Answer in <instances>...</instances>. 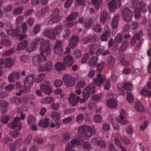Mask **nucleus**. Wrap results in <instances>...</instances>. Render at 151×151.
<instances>
[{
	"instance_id": "1",
	"label": "nucleus",
	"mask_w": 151,
	"mask_h": 151,
	"mask_svg": "<svg viewBox=\"0 0 151 151\" xmlns=\"http://www.w3.org/2000/svg\"><path fill=\"white\" fill-rule=\"evenodd\" d=\"M96 130L94 129H92L87 126H82L80 127L78 129L79 135L76 138L71 141V144H68L66 145L65 151H75L73 150V148L74 145L81 146L84 142L83 137L87 139H88L93 134H94Z\"/></svg>"
},
{
	"instance_id": "2",
	"label": "nucleus",
	"mask_w": 151,
	"mask_h": 151,
	"mask_svg": "<svg viewBox=\"0 0 151 151\" xmlns=\"http://www.w3.org/2000/svg\"><path fill=\"white\" fill-rule=\"evenodd\" d=\"M40 50L41 52H40V54L42 56L43 61L44 62L46 60V58L45 55L48 56L51 53L49 40L43 41L41 43L40 46Z\"/></svg>"
},
{
	"instance_id": "3",
	"label": "nucleus",
	"mask_w": 151,
	"mask_h": 151,
	"mask_svg": "<svg viewBox=\"0 0 151 151\" xmlns=\"http://www.w3.org/2000/svg\"><path fill=\"white\" fill-rule=\"evenodd\" d=\"M20 108H17V111L20 113L21 117H17L14 119L13 121L11 124H9L8 126L11 129H14L16 130H21L22 128L21 124L19 122L21 119H24L25 117V115L23 114L21 111H19Z\"/></svg>"
},
{
	"instance_id": "4",
	"label": "nucleus",
	"mask_w": 151,
	"mask_h": 151,
	"mask_svg": "<svg viewBox=\"0 0 151 151\" xmlns=\"http://www.w3.org/2000/svg\"><path fill=\"white\" fill-rule=\"evenodd\" d=\"M35 78V76L33 74H30L25 78L24 81L25 89L22 91L23 93H28L30 91V88L33 85Z\"/></svg>"
},
{
	"instance_id": "5",
	"label": "nucleus",
	"mask_w": 151,
	"mask_h": 151,
	"mask_svg": "<svg viewBox=\"0 0 151 151\" xmlns=\"http://www.w3.org/2000/svg\"><path fill=\"white\" fill-rule=\"evenodd\" d=\"M95 91V87L94 85H91L88 86L84 89L83 93V98L81 99V103H83L85 102L86 100L89 97L90 93L93 94Z\"/></svg>"
},
{
	"instance_id": "6",
	"label": "nucleus",
	"mask_w": 151,
	"mask_h": 151,
	"mask_svg": "<svg viewBox=\"0 0 151 151\" xmlns=\"http://www.w3.org/2000/svg\"><path fill=\"white\" fill-rule=\"evenodd\" d=\"M132 15V12L128 8H125L122 10V17L124 21L127 22L130 21Z\"/></svg>"
},
{
	"instance_id": "7",
	"label": "nucleus",
	"mask_w": 151,
	"mask_h": 151,
	"mask_svg": "<svg viewBox=\"0 0 151 151\" xmlns=\"http://www.w3.org/2000/svg\"><path fill=\"white\" fill-rule=\"evenodd\" d=\"M142 10L143 12H145L147 11L146 4L142 1H140L139 3V7L137 8L134 12V17L135 18H139L140 14V10Z\"/></svg>"
},
{
	"instance_id": "8",
	"label": "nucleus",
	"mask_w": 151,
	"mask_h": 151,
	"mask_svg": "<svg viewBox=\"0 0 151 151\" xmlns=\"http://www.w3.org/2000/svg\"><path fill=\"white\" fill-rule=\"evenodd\" d=\"M50 83L48 81H46L42 84L40 86V89L44 93L49 95L52 92L50 87Z\"/></svg>"
},
{
	"instance_id": "9",
	"label": "nucleus",
	"mask_w": 151,
	"mask_h": 151,
	"mask_svg": "<svg viewBox=\"0 0 151 151\" xmlns=\"http://www.w3.org/2000/svg\"><path fill=\"white\" fill-rule=\"evenodd\" d=\"M43 39L40 38H37L35 39L33 42L31 43L27 50V51L31 52L36 47L37 45H38L40 44H41L43 42Z\"/></svg>"
},
{
	"instance_id": "10",
	"label": "nucleus",
	"mask_w": 151,
	"mask_h": 151,
	"mask_svg": "<svg viewBox=\"0 0 151 151\" xmlns=\"http://www.w3.org/2000/svg\"><path fill=\"white\" fill-rule=\"evenodd\" d=\"M63 79L66 85L68 87H72L75 83L74 78L70 75H64Z\"/></svg>"
},
{
	"instance_id": "11",
	"label": "nucleus",
	"mask_w": 151,
	"mask_h": 151,
	"mask_svg": "<svg viewBox=\"0 0 151 151\" xmlns=\"http://www.w3.org/2000/svg\"><path fill=\"white\" fill-rule=\"evenodd\" d=\"M61 44L62 42L61 41H58L54 46L55 53L56 54L60 55V56L63 55L64 53L63 48L61 45Z\"/></svg>"
},
{
	"instance_id": "12",
	"label": "nucleus",
	"mask_w": 151,
	"mask_h": 151,
	"mask_svg": "<svg viewBox=\"0 0 151 151\" xmlns=\"http://www.w3.org/2000/svg\"><path fill=\"white\" fill-rule=\"evenodd\" d=\"M105 79L106 77L104 75L99 73L98 74L97 78L93 79V81L95 85L99 87L104 82Z\"/></svg>"
},
{
	"instance_id": "13",
	"label": "nucleus",
	"mask_w": 151,
	"mask_h": 151,
	"mask_svg": "<svg viewBox=\"0 0 151 151\" xmlns=\"http://www.w3.org/2000/svg\"><path fill=\"white\" fill-rule=\"evenodd\" d=\"M80 98L73 93H71L69 98L70 103L73 106L76 105L78 102Z\"/></svg>"
},
{
	"instance_id": "14",
	"label": "nucleus",
	"mask_w": 151,
	"mask_h": 151,
	"mask_svg": "<svg viewBox=\"0 0 151 151\" xmlns=\"http://www.w3.org/2000/svg\"><path fill=\"white\" fill-rule=\"evenodd\" d=\"M7 34L12 37L18 36L20 33V28L19 27H17L16 29H10L6 30Z\"/></svg>"
},
{
	"instance_id": "15",
	"label": "nucleus",
	"mask_w": 151,
	"mask_h": 151,
	"mask_svg": "<svg viewBox=\"0 0 151 151\" xmlns=\"http://www.w3.org/2000/svg\"><path fill=\"white\" fill-rule=\"evenodd\" d=\"M74 63L73 58L71 56H66L64 58V63L67 67L71 66Z\"/></svg>"
},
{
	"instance_id": "16",
	"label": "nucleus",
	"mask_w": 151,
	"mask_h": 151,
	"mask_svg": "<svg viewBox=\"0 0 151 151\" xmlns=\"http://www.w3.org/2000/svg\"><path fill=\"white\" fill-rule=\"evenodd\" d=\"M20 78V74L17 72H14L10 74L9 76V80L10 82H15Z\"/></svg>"
},
{
	"instance_id": "17",
	"label": "nucleus",
	"mask_w": 151,
	"mask_h": 151,
	"mask_svg": "<svg viewBox=\"0 0 151 151\" xmlns=\"http://www.w3.org/2000/svg\"><path fill=\"white\" fill-rule=\"evenodd\" d=\"M42 56L40 55L34 56L32 58L33 63L36 66H39L42 64Z\"/></svg>"
},
{
	"instance_id": "18",
	"label": "nucleus",
	"mask_w": 151,
	"mask_h": 151,
	"mask_svg": "<svg viewBox=\"0 0 151 151\" xmlns=\"http://www.w3.org/2000/svg\"><path fill=\"white\" fill-rule=\"evenodd\" d=\"M79 38L76 36H73L70 39L69 46L71 48H73L77 45L79 41Z\"/></svg>"
},
{
	"instance_id": "19",
	"label": "nucleus",
	"mask_w": 151,
	"mask_h": 151,
	"mask_svg": "<svg viewBox=\"0 0 151 151\" xmlns=\"http://www.w3.org/2000/svg\"><path fill=\"white\" fill-rule=\"evenodd\" d=\"M115 137L114 139L115 144L120 147L121 151H127L126 149L122 146V144L119 140V139L121 138L119 134H115Z\"/></svg>"
},
{
	"instance_id": "20",
	"label": "nucleus",
	"mask_w": 151,
	"mask_h": 151,
	"mask_svg": "<svg viewBox=\"0 0 151 151\" xmlns=\"http://www.w3.org/2000/svg\"><path fill=\"white\" fill-rule=\"evenodd\" d=\"M143 35V32L142 31H140L137 33L133 37L131 42L132 45L133 46L135 44L136 40H139Z\"/></svg>"
},
{
	"instance_id": "21",
	"label": "nucleus",
	"mask_w": 151,
	"mask_h": 151,
	"mask_svg": "<svg viewBox=\"0 0 151 151\" xmlns=\"http://www.w3.org/2000/svg\"><path fill=\"white\" fill-rule=\"evenodd\" d=\"M52 30L49 28H47L45 30L44 34L45 36L50 39H55V38L53 32H52Z\"/></svg>"
},
{
	"instance_id": "22",
	"label": "nucleus",
	"mask_w": 151,
	"mask_h": 151,
	"mask_svg": "<svg viewBox=\"0 0 151 151\" xmlns=\"http://www.w3.org/2000/svg\"><path fill=\"white\" fill-rule=\"evenodd\" d=\"M107 97L109 98L107 102L108 107L111 109H113V93H111L107 96Z\"/></svg>"
},
{
	"instance_id": "23",
	"label": "nucleus",
	"mask_w": 151,
	"mask_h": 151,
	"mask_svg": "<svg viewBox=\"0 0 151 151\" xmlns=\"http://www.w3.org/2000/svg\"><path fill=\"white\" fill-rule=\"evenodd\" d=\"M52 63L50 61H48L45 66H42L39 68L38 70L40 72H42L50 70L52 67Z\"/></svg>"
},
{
	"instance_id": "24",
	"label": "nucleus",
	"mask_w": 151,
	"mask_h": 151,
	"mask_svg": "<svg viewBox=\"0 0 151 151\" xmlns=\"http://www.w3.org/2000/svg\"><path fill=\"white\" fill-rule=\"evenodd\" d=\"M49 119L47 118L41 119L39 123V126L43 128H46L49 125Z\"/></svg>"
},
{
	"instance_id": "25",
	"label": "nucleus",
	"mask_w": 151,
	"mask_h": 151,
	"mask_svg": "<svg viewBox=\"0 0 151 151\" xmlns=\"http://www.w3.org/2000/svg\"><path fill=\"white\" fill-rule=\"evenodd\" d=\"M92 142L93 143H96L102 149H104L106 147V144L103 141H98L96 138H93Z\"/></svg>"
},
{
	"instance_id": "26",
	"label": "nucleus",
	"mask_w": 151,
	"mask_h": 151,
	"mask_svg": "<svg viewBox=\"0 0 151 151\" xmlns=\"http://www.w3.org/2000/svg\"><path fill=\"white\" fill-rule=\"evenodd\" d=\"M59 10L58 9L56 8L54 9L52 12L51 15L55 19H58V20L60 21L61 17L59 15Z\"/></svg>"
},
{
	"instance_id": "27",
	"label": "nucleus",
	"mask_w": 151,
	"mask_h": 151,
	"mask_svg": "<svg viewBox=\"0 0 151 151\" xmlns=\"http://www.w3.org/2000/svg\"><path fill=\"white\" fill-rule=\"evenodd\" d=\"M110 31L109 29H108L105 31L101 37L100 38L102 41H106L107 38L110 36Z\"/></svg>"
},
{
	"instance_id": "28",
	"label": "nucleus",
	"mask_w": 151,
	"mask_h": 151,
	"mask_svg": "<svg viewBox=\"0 0 151 151\" xmlns=\"http://www.w3.org/2000/svg\"><path fill=\"white\" fill-rule=\"evenodd\" d=\"M62 29V27L60 25H58L53 30H52L55 38V36L58 35L61 32Z\"/></svg>"
},
{
	"instance_id": "29",
	"label": "nucleus",
	"mask_w": 151,
	"mask_h": 151,
	"mask_svg": "<svg viewBox=\"0 0 151 151\" xmlns=\"http://www.w3.org/2000/svg\"><path fill=\"white\" fill-rule=\"evenodd\" d=\"M27 42L26 40H24L19 43L17 46V50H21L26 48L27 46Z\"/></svg>"
},
{
	"instance_id": "30",
	"label": "nucleus",
	"mask_w": 151,
	"mask_h": 151,
	"mask_svg": "<svg viewBox=\"0 0 151 151\" xmlns=\"http://www.w3.org/2000/svg\"><path fill=\"white\" fill-rule=\"evenodd\" d=\"M92 2L96 10L99 9L102 4V0H92Z\"/></svg>"
},
{
	"instance_id": "31",
	"label": "nucleus",
	"mask_w": 151,
	"mask_h": 151,
	"mask_svg": "<svg viewBox=\"0 0 151 151\" xmlns=\"http://www.w3.org/2000/svg\"><path fill=\"white\" fill-rule=\"evenodd\" d=\"M54 101L53 98L48 97L42 99L41 100V102L43 104H49L52 102Z\"/></svg>"
},
{
	"instance_id": "32",
	"label": "nucleus",
	"mask_w": 151,
	"mask_h": 151,
	"mask_svg": "<svg viewBox=\"0 0 151 151\" xmlns=\"http://www.w3.org/2000/svg\"><path fill=\"white\" fill-rule=\"evenodd\" d=\"M48 10V8L45 7L42 8L37 13V15L38 17H41L45 14Z\"/></svg>"
},
{
	"instance_id": "33",
	"label": "nucleus",
	"mask_w": 151,
	"mask_h": 151,
	"mask_svg": "<svg viewBox=\"0 0 151 151\" xmlns=\"http://www.w3.org/2000/svg\"><path fill=\"white\" fill-rule=\"evenodd\" d=\"M92 22L91 18L89 17H87L85 21V25L86 28H88L91 27Z\"/></svg>"
},
{
	"instance_id": "34",
	"label": "nucleus",
	"mask_w": 151,
	"mask_h": 151,
	"mask_svg": "<svg viewBox=\"0 0 151 151\" xmlns=\"http://www.w3.org/2000/svg\"><path fill=\"white\" fill-rule=\"evenodd\" d=\"M45 78V74L43 73H41L38 74L36 77L35 82L37 83H39L41 82Z\"/></svg>"
},
{
	"instance_id": "35",
	"label": "nucleus",
	"mask_w": 151,
	"mask_h": 151,
	"mask_svg": "<svg viewBox=\"0 0 151 151\" xmlns=\"http://www.w3.org/2000/svg\"><path fill=\"white\" fill-rule=\"evenodd\" d=\"M135 107L138 111H142L144 110V107L139 101H137L135 104Z\"/></svg>"
},
{
	"instance_id": "36",
	"label": "nucleus",
	"mask_w": 151,
	"mask_h": 151,
	"mask_svg": "<svg viewBox=\"0 0 151 151\" xmlns=\"http://www.w3.org/2000/svg\"><path fill=\"white\" fill-rule=\"evenodd\" d=\"M127 100L129 103H132L133 102L134 98L132 94L130 92H127Z\"/></svg>"
},
{
	"instance_id": "37",
	"label": "nucleus",
	"mask_w": 151,
	"mask_h": 151,
	"mask_svg": "<svg viewBox=\"0 0 151 151\" xmlns=\"http://www.w3.org/2000/svg\"><path fill=\"white\" fill-rule=\"evenodd\" d=\"M23 10V7L22 6H19L16 8L14 11L13 14L15 15H19L22 14Z\"/></svg>"
},
{
	"instance_id": "38",
	"label": "nucleus",
	"mask_w": 151,
	"mask_h": 151,
	"mask_svg": "<svg viewBox=\"0 0 151 151\" xmlns=\"http://www.w3.org/2000/svg\"><path fill=\"white\" fill-rule=\"evenodd\" d=\"M11 100L12 103L16 105L19 104L21 102V99L16 96H14L11 98Z\"/></svg>"
},
{
	"instance_id": "39",
	"label": "nucleus",
	"mask_w": 151,
	"mask_h": 151,
	"mask_svg": "<svg viewBox=\"0 0 151 151\" xmlns=\"http://www.w3.org/2000/svg\"><path fill=\"white\" fill-rule=\"evenodd\" d=\"M64 32L65 33L63 36V38L66 39H68L71 33L70 30L67 28H65L64 29Z\"/></svg>"
},
{
	"instance_id": "40",
	"label": "nucleus",
	"mask_w": 151,
	"mask_h": 151,
	"mask_svg": "<svg viewBox=\"0 0 151 151\" xmlns=\"http://www.w3.org/2000/svg\"><path fill=\"white\" fill-rule=\"evenodd\" d=\"M124 88L127 91H131L133 88L132 85L130 83H126L123 86Z\"/></svg>"
},
{
	"instance_id": "41",
	"label": "nucleus",
	"mask_w": 151,
	"mask_h": 151,
	"mask_svg": "<svg viewBox=\"0 0 151 151\" xmlns=\"http://www.w3.org/2000/svg\"><path fill=\"white\" fill-rule=\"evenodd\" d=\"M56 68L58 70H61L65 68L64 64L61 63H58L55 65Z\"/></svg>"
},
{
	"instance_id": "42",
	"label": "nucleus",
	"mask_w": 151,
	"mask_h": 151,
	"mask_svg": "<svg viewBox=\"0 0 151 151\" xmlns=\"http://www.w3.org/2000/svg\"><path fill=\"white\" fill-rule=\"evenodd\" d=\"M14 62L13 60L10 58H8L6 60V66L7 68L10 67L12 66Z\"/></svg>"
},
{
	"instance_id": "43",
	"label": "nucleus",
	"mask_w": 151,
	"mask_h": 151,
	"mask_svg": "<svg viewBox=\"0 0 151 151\" xmlns=\"http://www.w3.org/2000/svg\"><path fill=\"white\" fill-rule=\"evenodd\" d=\"M78 14L76 12L72 13L69 16L67 19V21H70L73 19H75L78 16Z\"/></svg>"
},
{
	"instance_id": "44",
	"label": "nucleus",
	"mask_w": 151,
	"mask_h": 151,
	"mask_svg": "<svg viewBox=\"0 0 151 151\" xmlns=\"http://www.w3.org/2000/svg\"><path fill=\"white\" fill-rule=\"evenodd\" d=\"M51 116L55 121H56L59 119L60 115L58 113L54 112L51 113Z\"/></svg>"
},
{
	"instance_id": "45",
	"label": "nucleus",
	"mask_w": 151,
	"mask_h": 151,
	"mask_svg": "<svg viewBox=\"0 0 151 151\" xmlns=\"http://www.w3.org/2000/svg\"><path fill=\"white\" fill-rule=\"evenodd\" d=\"M98 58L97 56L93 57L89 62V64L91 66L95 65L97 61Z\"/></svg>"
},
{
	"instance_id": "46",
	"label": "nucleus",
	"mask_w": 151,
	"mask_h": 151,
	"mask_svg": "<svg viewBox=\"0 0 151 151\" xmlns=\"http://www.w3.org/2000/svg\"><path fill=\"white\" fill-rule=\"evenodd\" d=\"M30 59L29 57L25 55H22L20 58L21 61L23 63H26L29 61Z\"/></svg>"
},
{
	"instance_id": "47",
	"label": "nucleus",
	"mask_w": 151,
	"mask_h": 151,
	"mask_svg": "<svg viewBox=\"0 0 151 151\" xmlns=\"http://www.w3.org/2000/svg\"><path fill=\"white\" fill-rule=\"evenodd\" d=\"M93 30L96 32H100L102 31V29L100 27V25L98 24H94L93 27Z\"/></svg>"
},
{
	"instance_id": "48",
	"label": "nucleus",
	"mask_w": 151,
	"mask_h": 151,
	"mask_svg": "<svg viewBox=\"0 0 151 151\" xmlns=\"http://www.w3.org/2000/svg\"><path fill=\"white\" fill-rule=\"evenodd\" d=\"M141 94L142 95L149 96L151 97V91H149L147 90L142 89L140 92Z\"/></svg>"
},
{
	"instance_id": "49",
	"label": "nucleus",
	"mask_w": 151,
	"mask_h": 151,
	"mask_svg": "<svg viewBox=\"0 0 151 151\" xmlns=\"http://www.w3.org/2000/svg\"><path fill=\"white\" fill-rule=\"evenodd\" d=\"M0 43L1 44L5 46H9L11 45L12 42L10 40L4 39L2 40Z\"/></svg>"
},
{
	"instance_id": "50",
	"label": "nucleus",
	"mask_w": 151,
	"mask_h": 151,
	"mask_svg": "<svg viewBox=\"0 0 151 151\" xmlns=\"http://www.w3.org/2000/svg\"><path fill=\"white\" fill-rule=\"evenodd\" d=\"M119 16L116 14L114 17V29L116 28L118 25V23L119 21Z\"/></svg>"
},
{
	"instance_id": "51",
	"label": "nucleus",
	"mask_w": 151,
	"mask_h": 151,
	"mask_svg": "<svg viewBox=\"0 0 151 151\" xmlns=\"http://www.w3.org/2000/svg\"><path fill=\"white\" fill-rule=\"evenodd\" d=\"M119 118L120 119L122 120L125 119L126 117V114L125 110L122 109L121 110L119 114Z\"/></svg>"
},
{
	"instance_id": "52",
	"label": "nucleus",
	"mask_w": 151,
	"mask_h": 151,
	"mask_svg": "<svg viewBox=\"0 0 151 151\" xmlns=\"http://www.w3.org/2000/svg\"><path fill=\"white\" fill-rule=\"evenodd\" d=\"M96 45L95 44H92L89 46L90 49L89 51V53L91 55H92L94 52V50L96 48Z\"/></svg>"
},
{
	"instance_id": "53",
	"label": "nucleus",
	"mask_w": 151,
	"mask_h": 151,
	"mask_svg": "<svg viewBox=\"0 0 151 151\" xmlns=\"http://www.w3.org/2000/svg\"><path fill=\"white\" fill-rule=\"evenodd\" d=\"M120 6V0H114V9H118Z\"/></svg>"
},
{
	"instance_id": "54",
	"label": "nucleus",
	"mask_w": 151,
	"mask_h": 151,
	"mask_svg": "<svg viewBox=\"0 0 151 151\" xmlns=\"http://www.w3.org/2000/svg\"><path fill=\"white\" fill-rule=\"evenodd\" d=\"M28 123L30 125L33 124L35 121L34 117L32 115H29L27 118Z\"/></svg>"
},
{
	"instance_id": "55",
	"label": "nucleus",
	"mask_w": 151,
	"mask_h": 151,
	"mask_svg": "<svg viewBox=\"0 0 151 151\" xmlns=\"http://www.w3.org/2000/svg\"><path fill=\"white\" fill-rule=\"evenodd\" d=\"M9 119V117L8 115H4L2 116L1 120L3 123L6 124Z\"/></svg>"
},
{
	"instance_id": "56",
	"label": "nucleus",
	"mask_w": 151,
	"mask_h": 151,
	"mask_svg": "<svg viewBox=\"0 0 151 151\" xmlns=\"http://www.w3.org/2000/svg\"><path fill=\"white\" fill-rule=\"evenodd\" d=\"M14 129L15 130V131L13 132L12 131L10 132V134L13 137L16 138L19 135V132L17 131H16V130H16Z\"/></svg>"
},
{
	"instance_id": "57",
	"label": "nucleus",
	"mask_w": 151,
	"mask_h": 151,
	"mask_svg": "<svg viewBox=\"0 0 151 151\" xmlns=\"http://www.w3.org/2000/svg\"><path fill=\"white\" fill-rule=\"evenodd\" d=\"M107 16V13L106 12L104 11L103 13L101 15L100 20L101 22L103 23L106 20Z\"/></svg>"
},
{
	"instance_id": "58",
	"label": "nucleus",
	"mask_w": 151,
	"mask_h": 151,
	"mask_svg": "<svg viewBox=\"0 0 151 151\" xmlns=\"http://www.w3.org/2000/svg\"><path fill=\"white\" fill-rule=\"evenodd\" d=\"M104 65L105 63L103 62H101L99 64L97 68V71L99 72H100L102 70Z\"/></svg>"
},
{
	"instance_id": "59",
	"label": "nucleus",
	"mask_w": 151,
	"mask_h": 151,
	"mask_svg": "<svg viewBox=\"0 0 151 151\" xmlns=\"http://www.w3.org/2000/svg\"><path fill=\"white\" fill-rule=\"evenodd\" d=\"M40 25L37 24L34 27L33 32L35 34L38 33L40 31Z\"/></svg>"
},
{
	"instance_id": "60",
	"label": "nucleus",
	"mask_w": 151,
	"mask_h": 151,
	"mask_svg": "<svg viewBox=\"0 0 151 151\" xmlns=\"http://www.w3.org/2000/svg\"><path fill=\"white\" fill-rule=\"evenodd\" d=\"M32 135L29 134L26 137L25 139L24 142L26 144H29L31 141L32 138Z\"/></svg>"
},
{
	"instance_id": "61",
	"label": "nucleus",
	"mask_w": 151,
	"mask_h": 151,
	"mask_svg": "<svg viewBox=\"0 0 151 151\" xmlns=\"http://www.w3.org/2000/svg\"><path fill=\"white\" fill-rule=\"evenodd\" d=\"M148 124V122L147 121H145L144 122L143 124L140 126V129L141 131H144L147 127Z\"/></svg>"
},
{
	"instance_id": "62",
	"label": "nucleus",
	"mask_w": 151,
	"mask_h": 151,
	"mask_svg": "<svg viewBox=\"0 0 151 151\" xmlns=\"http://www.w3.org/2000/svg\"><path fill=\"white\" fill-rule=\"evenodd\" d=\"M60 21L58 20V19H55V17H52L48 22V23L49 24H51Z\"/></svg>"
},
{
	"instance_id": "63",
	"label": "nucleus",
	"mask_w": 151,
	"mask_h": 151,
	"mask_svg": "<svg viewBox=\"0 0 151 151\" xmlns=\"http://www.w3.org/2000/svg\"><path fill=\"white\" fill-rule=\"evenodd\" d=\"M86 85L85 82L83 81H79L77 84V87L79 88H82Z\"/></svg>"
},
{
	"instance_id": "64",
	"label": "nucleus",
	"mask_w": 151,
	"mask_h": 151,
	"mask_svg": "<svg viewBox=\"0 0 151 151\" xmlns=\"http://www.w3.org/2000/svg\"><path fill=\"white\" fill-rule=\"evenodd\" d=\"M138 22H132L131 25V29L133 30H136L138 27Z\"/></svg>"
}]
</instances>
